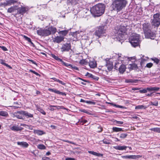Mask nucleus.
<instances>
[{"instance_id":"obj_4","label":"nucleus","mask_w":160,"mask_h":160,"mask_svg":"<svg viewBox=\"0 0 160 160\" xmlns=\"http://www.w3.org/2000/svg\"><path fill=\"white\" fill-rule=\"evenodd\" d=\"M151 22L152 26L154 28H158L160 25V13H157L154 14Z\"/></svg>"},{"instance_id":"obj_2","label":"nucleus","mask_w":160,"mask_h":160,"mask_svg":"<svg viewBox=\"0 0 160 160\" xmlns=\"http://www.w3.org/2000/svg\"><path fill=\"white\" fill-rule=\"evenodd\" d=\"M105 8V7L104 4L99 3L91 8L90 12L94 16L99 17L104 13Z\"/></svg>"},{"instance_id":"obj_5","label":"nucleus","mask_w":160,"mask_h":160,"mask_svg":"<svg viewBox=\"0 0 160 160\" xmlns=\"http://www.w3.org/2000/svg\"><path fill=\"white\" fill-rule=\"evenodd\" d=\"M106 29V27L105 26H100L95 32V35L100 37L102 36V34L105 33Z\"/></svg>"},{"instance_id":"obj_26","label":"nucleus","mask_w":160,"mask_h":160,"mask_svg":"<svg viewBox=\"0 0 160 160\" xmlns=\"http://www.w3.org/2000/svg\"><path fill=\"white\" fill-rule=\"evenodd\" d=\"M20 111H18L17 112L14 114V116L15 117H17L19 119H23V116L22 115H23V114H21L19 112H20Z\"/></svg>"},{"instance_id":"obj_25","label":"nucleus","mask_w":160,"mask_h":160,"mask_svg":"<svg viewBox=\"0 0 160 160\" xmlns=\"http://www.w3.org/2000/svg\"><path fill=\"white\" fill-rule=\"evenodd\" d=\"M126 67L125 65H121L119 68V71L120 73H122L126 70Z\"/></svg>"},{"instance_id":"obj_28","label":"nucleus","mask_w":160,"mask_h":160,"mask_svg":"<svg viewBox=\"0 0 160 160\" xmlns=\"http://www.w3.org/2000/svg\"><path fill=\"white\" fill-rule=\"evenodd\" d=\"M34 133L35 134H36L39 135H42L44 133L42 131L38 130H34Z\"/></svg>"},{"instance_id":"obj_33","label":"nucleus","mask_w":160,"mask_h":160,"mask_svg":"<svg viewBox=\"0 0 160 160\" xmlns=\"http://www.w3.org/2000/svg\"><path fill=\"white\" fill-rule=\"evenodd\" d=\"M79 63L82 65H87L88 64V62L85 59H83L80 61Z\"/></svg>"},{"instance_id":"obj_60","label":"nucleus","mask_w":160,"mask_h":160,"mask_svg":"<svg viewBox=\"0 0 160 160\" xmlns=\"http://www.w3.org/2000/svg\"><path fill=\"white\" fill-rule=\"evenodd\" d=\"M42 159L43 160H50V158L47 157H45L42 158Z\"/></svg>"},{"instance_id":"obj_45","label":"nucleus","mask_w":160,"mask_h":160,"mask_svg":"<svg viewBox=\"0 0 160 160\" xmlns=\"http://www.w3.org/2000/svg\"><path fill=\"white\" fill-rule=\"evenodd\" d=\"M103 143L105 144H110V141L107 139H104L102 140Z\"/></svg>"},{"instance_id":"obj_17","label":"nucleus","mask_w":160,"mask_h":160,"mask_svg":"<svg viewBox=\"0 0 160 160\" xmlns=\"http://www.w3.org/2000/svg\"><path fill=\"white\" fill-rule=\"evenodd\" d=\"M132 58L134 59H135L134 57H127L124 56L123 58H122L121 56H119L118 60L121 61L122 62L124 61L125 60H128V61H130Z\"/></svg>"},{"instance_id":"obj_15","label":"nucleus","mask_w":160,"mask_h":160,"mask_svg":"<svg viewBox=\"0 0 160 160\" xmlns=\"http://www.w3.org/2000/svg\"><path fill=\"white\" fill-rule=\"evenodd\" d=\"M19 112L21 114H23V115L25 116L27 118H32L33 117L32 114H31L27 111H20V112Z\"/></svg>"},{"instance_id":"obj_32","label":"nucleus","mask_w":160,"mask_h":160,"mask_svg":"<svg viewBox=\"0 0 160 160\" xmlns=\"http://www.w3.org/2000/svg\"><path fill=\"white\" fill-rule=\"evenodd\" d=\"M0 63L2 64V65H4L5 66H6L7 67L9 68H12L11 67L10 65L5 63L4 62V61L2 59H0Z\"/></svg>"},{"instance_id":"obj_1","label":"nucleus","mask_w":160,"mask_h":160,"mask_svg":"<svg viewBox=\"0 0 160 160\" xmlns=\"http://www.w3.org/2000/svg\"><path fill=\"white\" fill-rule=\"evenodd\" d=\"M127 3V0H113L112 8L113 10L118 12L125 8Z\"/></svg>"},{"instance_id":"obj_39","label":"nucleus","mask_w":160,"mask_h":160,"mask_svg":"<svg viewBox=\"0 0 160 160\" xmlns=\"http://www.w3.org/2000/svg\"><path fill=\"white\" fill-rule=\"evenodd\" d=\"M57 31V29L56 28L51 27V33H52L54 34Z\"/></svg>"},{"instance_id":"obj_40","label":"nucleus","mask_w":160,"mask_h":160,"mask_svg":"<svg viewBox=\"0 0 160 160\" xmlns=\"http://www.w3.org/2000/svg\"><path fill=\"white\" fill-rule=\"evenodd\" d=\"M51 56L53 58H54V59H55L56 60H57L58 61L60 62V60H61V59L59 58L58 56H56L54 54H52L51 55Z\"/></svg>"},{"instance_id":"obj_34","label":"nucleus","mask_w":160,"mask_h":160,"mask_svg":"<svg viewBox=\"0 0 160 160\" xmlns=\"http://www.w3.org/2000/svg\"><path fill=\"white\" fill-rule=\"evenodd\" d=\"M62 64L63 65H64L66 67H69V66H70V67H72V64H69V63H66L65 62H64L62 60V59H61V60H60V61Z\"/></svg>"},{"instance_id":"obj_27","label":"nucleus","mask_w":160,"mask_h":160,"mask_svg":"<svg viewBox=\"0 0 160 160\" xmlns=\"http://www.w3.org/2000/svg\"><path fill=\"white\" fill-rule=\"evenodd\" d=\"M80 32H82V31H77L75 32H73L72 33V35L74 37H76L77 39H78V38L80 36L79 33Z\"/></svg>"},{"instance_id":"obj_23","label":"nucleus","mask_w":160,"mask_h":160,"mask_svg":"<svg viewBox=\"0 0 160 160\" xmlns=\"http://www.w3.org/2000/svg\"><path fill=\"white\" fill-rule=\"evenodd\" d=\"M160 89L158 87H153L147 88V89L149 91H158Z\"/></svg>"},{"instance_id":"obj_21","label":"nucleus","mask_w":160,"mask_h":160,"mask_svg":"<svg viewBox=\"0 0 160 160\" xmlns=\"http://www.w3.org/2000/svg\"><path fill=\"white\" fill-rule=\"evenodd\" d=\"M128 67L130 70L137 69L138 68L137 64L135 63L129 64Z\"/></svg>"},{"instance_id":"obj_55","label":"nucleus","mask_w":160,"mask_h":160,"mask_svg":"<svg viewBox=\"0 0 160 160\" xmlns=\"http://www.w3.org/2000/svg\"><path fill=\"white\" fill-rule=\"evenodd\" d=\"M80 111L81 112H83L89 114V113L88 111L85 109L80 110Z\"/></svg>"},{"instance_id":"obj_43","label":"nucleus","mask_w":160,"mask_h":160,"mask_svg":"<svg viewBox=\"0 0 160 160\" xmlns=\"http://www.w3.org/2000/svg\"><path fill=\"white\" fill-rule=\"evenodd\" d=\"M151 60L153 61L156 64H158L160 61L159 59L156 58H151Z\"/></svg>"},{"instance_id":"obj_48","label":"nucleus","mask_w":160,"mask_h":160,"mask_svg":"<svg viewBox=\"0 0 160 160\" xmlns=\"http://www.w3.org/2000/svg\"><path fill=\"white\" fill-rule=\"evenodd\" d=\"M0 5L4 7L8 6L7 1H6L5 2L1 3L0 4Z\"/></svg>"},{"instance_id":"obj_22","label":"nucleus","mask_w":160,"mask_h":160,"mask_svg":"<svg viewBox=\"0 0 160 160\" xmlns=\"http://www.w3.org/2000/svg\"><path fill=\"white\" fill-rule=\"evenodd\" d=\"M17 144L24 148H27L29 146V144L27 142H18Z\"/></svg>"},{"instance_id":"obj_29","label":"nucleus","mask_w":160,"mask_h":160,"mask_svg":"<svg viewBox=\"0 0 160 160\" xmlns=\"http://www.w3.org/2000/svg\"><path fill=\"white\" fill-rule=\"evenodd\" d=\"M8 6H10L14 4L17 2V1L15 0H9L6 1Z\"/></svg>"},{"instance_id":"obj_63","label":"nucleus","mask_w":160,"mask_h":160,"mask_svg":"<svg viewBox=\"0 0 160 160\" xmlns=\"http://www.w3.org/2000/svg\"><path fill=\"white\" fill-rule=\"evenodd\" d=\"M28 60L31 62L32 63H33V64H36V62L33 60L28 59Z\"/></svg>"},{"instance_id":"obj_61","label":"nucleus","mask_w":160,"mask_h":160,"mask_svg":"<svg viewBox=\"0 0 160 160\" xmlns=\"http://www.w3.org/2000/svg\"><path fill=\"white\" fill-rule=\"evenodd\" d=\"M79 122H82V124H83L86 123L87 122V121L86 120H83L82 121L79 120Z\"/></svg>"},{"instance_id":"obj_19","label":"nucleus","mask_w":160,"mask_h":160,"mask_svg":"<svg viewBox=\"0 0 160 160\" xmlns=\"http://www.w3.org/2000/svg\"><path fill=\"white\" fill-rule=\"evenodd\" d=\"M127 148V147L125 146H121L120 145H118L113 147V148L114 149L118 150H126Z\"/></svg>"},{"instance_id":"obj_30","label":"nucleus","mask_w":160,"mask_h":160,"mask_svg":"<svg viewBox=\"0 0 160 160\" xmlns=\"http://www.w3.org/2000/svg\"><path fill=\"white\" fill-rule=\"evenodd\" d=\"M147 107L143 105H139L136 106L135 109H146Z\"/></svg>"},{"instance_id":"obj_50","label":"nucleus","mask_w":160,"mask_h":160,"mask_svg":"<svg viewBox=\"0 0 160 160\" xmlns=\"http://www.w3.org/2000/svg\"><path fill=\"white\" fill-rule=\"evenodd\" d=\"M0 48H1L4 51H7L8 50L7 48L4 46H0Z\"/></svg>"},{"instance_id":"obj_3","label":"nucleus","mask_w":160,"mask_h":160,"mask_svg":"<svg viewBox=\"0 0 160 160\" xmlns=\"http://www.w3.org/2000/svg\"><path fill=\"white\" fill-rule=\"evenodd\" d=\"M116 30L117 31L118 40H122L123 36L126 34L127 29L126 27L122 25H121L118 28H117Z\"/></svg>"},{"instance_id":"obj_6","label":"nucleus","mask_w":160,"mask_h":160,"mask_svg":"<svg viewBox=\"0 0 160 160\" xmlns=\"http://www.w3.org/2000/svg\"><path fill=\"white\" fill-rule=\"evenodd\" d=\"M45 29H39L37 31L38 35L41 36H47L50 34V31L49 28H46Z\"/></svg>"},{"instance_id":"obj_57","label":"nucleus","mask_w":160,"mask_h":160,"mask_svg":"<svg viewBox=\"0 0 160 160\" xmlns=\"http://www.w3.org/2000/svg\"><path fill=\"white\" fill-rule=\"evenodd\" d=\"M153 106H158V102L157 101H156L154 102H153Z\"/></svg>"},{"instance_id":"obj_49","label":"nucleus","mask_w":160,"mask_h":160,"mask_svg":"<svg viewBox=\"0 0 160 160\" xmlns=\"http://www.w3.org/2000/svg\"><path fill=\"white\" fill-rule=\"evenodd\" d=\"M114 122L116 123V124H123V122L122 121H118L117 120H115L114 121Z\"/></svg>"},{"instance_id":"obj_36","label":"nucleus","mask_w":160,"mask_h":160,"mask_svg":"<svg viewBox=\"0 0 160 160\" xmlns=\"http://www.w3.org/2000/svg\"><path fill=\"white\" fill-rule=\"evenodd\" d=\"M119 136V137L122 139H124L127 136V134L126 133H121L120 134H118Z\"/></svg>"},{"instance_id":"obj_52","label":"nucleus","mask_w":160,"mask_h":160,"mask_svg":"<svg viewBox=\"0 0 160 160\" xmlns=\"http://www.w3.org/2000/svg\"><path fill=\"white\" fill-rule=\"evenodd\" d=\"M57 82H59V83H60L62 85H66V83L62 82V81H60L59 79H58V80Z\"/></svg>"},{"instance_id":"obj_41","label":"nucleus","mask_w":160,"mask_h":160,"mask_svg":"<svg viewBox=\"0 0 160 160\" xmlns=\"http://www.w3.org/2000/svg\"><path fill=\"white\" fill-rule=\"evenodd\" d=\"M68 1L72 4H75L78 0H67Z\"/></svg>"},{"instance_id":"obj_62","label":"nucleus","mask_w":160,"mask_h":160,"mask_svg":"<svg viewBox=\"0 0 160 160\" xmlns=\"http://www.w3.org/2000/svg\"><path fill=\"white\" fill-rule=\"evenodd\" d=\"M58 94H61V95H65V96L66 95V94L65 92H61L60 91H59Z\"/></svg>"},{"instance_id":"obj_53","label":"nucleus","mask_w":160,"mask_h":160,"mask_svg":"<svg viewBox=\"0 0 160 160\" xmlns=\"http://www.w3.org/2000/svg\"><path fill=\"white\" fill-rule=\"evenodd\" d=\"M98 131L99 132H100L102 131V127H101L100 126H99L98 127Z\"/></svg>"},{"instance_id":"obj_56","label":"nucleus","mask_w":160,"mask_h":160,"mask_svg":"<svg viewBox=\"0 0 160 160\" xmlns=\"http://www.w3.org/2000/svg\"><path fill=\"white\" fill-rule=\"evenodd\" d=\"M28 41L31 46H32L33 47H35V45L32 42V41Z\"/></svg>"},{"instance_id":"obj_47","label":"nucleus","mask_w":160,"mask_h":160,"mask_svg":"<svg viewBox=\"0 0 160 160\" xmlns=\"http://www.w3.org/2000/svg\"><path fill=\"white\" fill-rule=\"evenodd\" d=\"M152 63H148L146 64V67L148 68H151L152 66Z\"/></svg>"},{"instance_id":"obj_35","label":"nucleus","mask_w":160,"mask_h":160,"mask_svg":"<svg viewBox=\"0 0 160 160\" xmlns=\"http://www.w3.org/2000/svg\"><path fill=\"white\" fill-rule=\"evenodd\" d=\"M88 152L90 154H92L93 155H94L95 156H100V155H101L100 154V153H98L96 152H94L93 151H88Z\"/></svg>"},{"instance_id":"obj_54","label":"nucleus","mask_w":160,"mask_h":160,"mask_svg":"<svg viewBox=\"0 0 160 160\" xmlns=\"http://www.w3.org/2000/svg\"><path fill=\"white\" fill-rule=\"evenodd\" d=\"M29 71L30 72L33 73H34V74H35V75H36L37 76L39 75V74L37 72H35L34 71H33L32 70H30Z\"/></svg>"},{"instance_id":"obj_37","label":"nucleus","mask_w":160,"mask_h":160,"mask_svg":"<svg viewBox=\"0 0 160 160\" xmlns=\"http://www.w3.org/2000/svg\"><path fill=\"white\" fill-rule=\"evenodd\" d=\"M112 130L114 132H118L121 131H122V128H117V127H113L112 128Z\"/></svg>"},{"instance_id":"obj_51","label":"nucleus","mask_w":160,"mask_h":160,"mask_svg":"<svg viewBox=\"0 0 160 160\" xmlns=\"http://www.w3.org/2000/svg\"><path fill=\"white\" fill-rule=\"evenodd\" d=\"M147 89H143L142 90H140L139 92L142 93H146L147 92Z\"/></svg>"},{"instance_id":"obj_18","label":"nucleus","mask_w":160,"mask_h":160,"mask_svg":"<svg viewBox=\"0 0 160 160\" xmlns=\"http://www.w3.org/2000/svg\"><path fill=\"white\" fill-rule=\"evenodd\" d=\"M128 42L134 47L138 46L140 44V41H129Z\"/></svg>"},{"instance_id":"obj_14","label":"nucleus","mask_w":160,"mask_h":160,"mask_svg":"<svg viewBox=\"0 0 160 160\" xmlns=\"http://www.w3.org/2000/svg\"><path fill=\"white\" fill-rule=\"evenodd\" d=\"M10 129L14 131H21L22 129V128L18 125H14L10 128Z\"/></svg>"},{"instance_id":"obj_31","label":"nucleus","mask_w":160,"mask_h":160,"mask_svg":"<svg viewBox=\"0 0 160 160\" xmlns=\"http://www.w3.org/2000/svg\"><path fill=\"white\" fill-rule=\"evenodd\" d=\"M0 116L7 117L8 116V112L3 111H0Z\"/></svg>"},{"instance_id":"obj_58","label":"nucleus","mask_w":160,"mask_h":160,"mask_svg":"<svg viewBox=\"0 0 160 160\" xmlns=\"http://www.w3.org/2000/svg\"><path fill=\"white\" fill-rule=\"evenodd\" d=\"M22 36L26 40H31L29 38H28L27 36L25 35H22Z\"/></svg>"},{"instance_id":"obj_42","label":"nucleus","mask_w":160,"mask_h":160,"mask_svg":"<svg viewBox=\"0 0 160 160\" xmlns=\"http://www.w3.org/2000/svg\"><path fill=\"white\" fill-rule=\"evenodd\" d=\"M38 148L40 149H45V146L43 144H39L38 146Z\"/></svg>"},{"instance_id":"obj_16","label":"nucleus","mask_w":160,"mask_h":160,"mask_svg":"<svg viewBox=\"0 0 160 160\" xmlns=\"http://www.w3.org/2000/svg\"><path fill=\"white\" fill-rule=\"evenodd\" d=\"M18 7L17 6H15L9 8L8 9L7 12L9 13H12L18 10Z\"/></svg>"},{"instance_id":"obj_46","label":"nucleus","mask_w":160,"mask_h":160,"mask_svg":"<svg viewBox=\"0 0 160 160\" xmlns=\"http://www.w3.org/2000/svg\"><path fill=\"white\" fill-rule=\"evenodd\" d=\"M51 91L54 92V93H57L58 94V93L59 92V91L58 90H57L55 89H51Z\"/></svg>"},{"instance_id":"obj_10","label":"nucleus","mask_w":160,"mask_h":160,"mask_svg":"<svg viewBox=\"0 0 160 160\" xmlns=\"http://www.w3.org/2000/svg\"><path fill=\"white\" fill-rule=\"evenodd\" d=\"M139 34L136 33H132L129 37V40H139L141 39Z\"/></svg>"},{"instance_id":"obj_38","label":"nucleus","mask_w":160,"mask_h":160,"mask_svg":"<svg viewBox=\"0 0 160 160\" xmlns=\"http://www.w3.org/2000/svg\"><path fill=\"white\" fill-rule=\"evenodd\" d=\"M159 128H152L150 129V130L159 133Z\"/></svg>"},{"instance_id":"obj_11","label":"nucleus","mask_w":160,"mask_h":160,"mask_svg":"<svg viewBox=\"0 0 160 160\" xmlns=\"http://www.w3.org/2000/svg\"><path fill=\"white\" fill-rule=\"evenodd\" d=\"M145 37L147 39H154V38L155 37V35L152 32L151 30L150 31H148L144 33Z\"/></svg>"},{"instance_id":"obj_44","label":"nucleus","mask_w":160,"mask_h":160,"mask_svg":"<svg viewBox=\"0 0 160 160\" xmlns=\"http://www.w3.org/2000/svg\"><path fill=\"white\" fill-rule=\"evenodd\" d=\"M85 103L89 104H92L93 105H95L96 104V102H94L93 100L92 101H85Z\"/></svg>"},{"instance_id":"obj_20","label":"nucleus","mask_w":160,"mask_h":160,"mask_svg":"<svg viewBox=\"0 0 160 160\" xmlns=\"http://www.w3.org/2000/svg\"><path fill=\"white\" fill-rule=\"evenodd\" d=\"M89 65L91 68H94L96 67V62L94 60L90 61L89 62Z\"/></svg>"},{"instance_id":"obj_7","label":"nucleus","mask_w":160,"mask_h":160,"mask_svg":"<svg viewBox=\"0 0 160 160\" xmlns=\"http://www.w3.org/2000/svg\"><path fill=\"white\" fill-rule=\"evenodd\" d=\"M29 10V8L28 6H21V7L18 9L17 14H20L23 15L26 13Z\"/></svg>"},{"instance_id":"obj_8","label":"nucleus","mask_w":160,"mask_h":160,"mask_svg":"<svg viewBox=\"0 0 160 160\" xmlns=\"http://www.w3.org/2000/svg\"><path fill=\"white\" fill-rule=\"evenodd\" d=\"M68 30H63L60 31L58 32L59 35V36H58V38L55 40H63L64 39V37L68 33Z\"/></svg>"},{"instance_id":"obj_13","label":"nucleus","mask_w":160,"mask_h":160,"mask_svg":"<svg viewBox=\"0 0 160 160\" xmlns=\"http://www.w3.org/2000/svg\"><path fill=\"white\" fill-rule=\"evenodd\" d=\"M142 156L140 155H126L122 156V158L125 159H136L141 158Z\"/></svg>"},{"instance_id":"obj_24","label":"nucleus","mask_w":160,"mask_h":160,"mask_svg":"<svg viewBox=\"0 0 160 160\" xmlns=\"http://www.w3.org/2000/svg\"><path fill=\"white\" fill-rule=\"evenodd\" d=\"M106 66L107 67L108 70L109 71H111L113 68V65L112 63L107 62L106 64Z\"/></svg>"},{"instance_id":"obj_12","label":"nucleus","mask_w":160,"mask_h":160,"mask_svg":"<svg viewBox=\"0 0 160 160\" xmlns=\"http://www.w3.org/2000/svg\"><path fill=\"white\" fill-rule=\"evenodd\" d=\"M142 29L144 33L151 30V25L149 23H143L142 24Z\"/></svg>"},{"instance_id":"obj_59","label":"nucleus","mask_w":160,"mask_h":160,"mask_svg":"<svg viewBox=\"0 0 160 160\" xmlns=\"http://www.w3.org/2000/svg\"><path fill=\"white\" fill-rule=\"evenodd\" d=\"M65 160H75V159L73 158H67L65 159Z\"/></svg>"},{"instance_id":"obj_64","label":"nucleus","mask_w":160,"mask_h":160,"mask_svg":"<svg viewBox=\"0 0 160 160\" xmlns=\"http://www.w3.org/2000/svg\"><path fill=\"white\" fill-rule=\"evenodd\" d=\"M126 82L127 83L132 82V80H126Z\"/></svg>"},{"instance_id":"obj_9","label":"nucleus","mask_w":160,"mask_h":160,"mask_svg":"<svg viewBox=\"0 0 160 160\" xmlns=\"http://www.w3.org/2000/svg\"><path fill=\"white\" fill-rule=\"evenodd\" d=\"M71 46L70 42H68L62 44L61 50L62 52L68 51L71 49Z\"/></svg>"}]
</instances>
